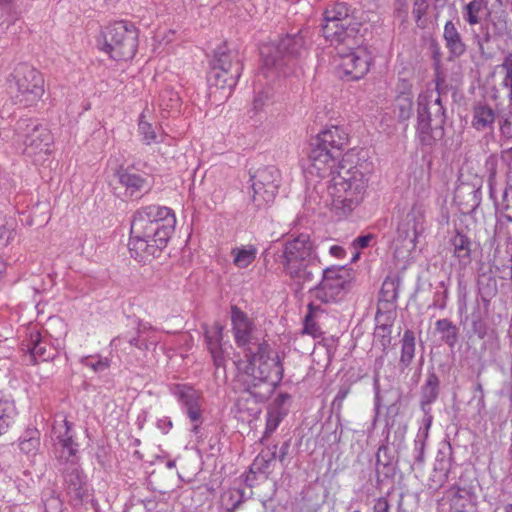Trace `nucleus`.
<instances>
[{
    "label": "nucleus",
    "instance_id": "34",
    "mask_svg": "<svg viewBox=\"0 0 512 512\" xmlns=\"http://www.w3.org/2000/svg\"><path fill=\"white\" fill-rule=\"evenodd\" d=\"M323 310L320 306H316L313 303L308 305V313L305 316L304 321V332L317 337L321 334L320 327L318 324L319 318L323 314Z\"/></svg>",
    "mask_w": 512,
    "mask_h": 512
},
{
    "label": "nucleus",
    "instance_id": "40",
    "mask_svg": "<svg viewBox=\"0 0 512 512\" xmlns=\"http://www.w3.org/2000/svg\"><path fill=\"white\" fill-rule=\"evenodd\" d=\"M159 106L163 110L178 111L180 107V97L173 89H164L159 96Z\"/></svg>",
    "mask_w": 512,
    "mask_h": 512
},
{
    "label": "nucleus",
    "instance_id": "36",
    "mask_svg": "<svg viewBox=\"0 0 512 512\" xmlns=\"http://www.w3.org/2000/svg\"><path fill=\"white\" fill-rule=\"evenodd\" d=\"M71 425L67 420L63 421V424L60 425L59 428L54 427V434L56 435L59 443L63 447V449H67L68 459L71 456L75 455L76 449L74 448V441L72 436L70 435Z\"/></svg>",
    "mask_w": 512,
    "mask_h": 512
},
{
    "label": "nucleus",
    "instance_id": "11",
    "mask_svg": "<svg viewBox=\"0 0 512 512\" xmlns=\"http://www.w3.org/2000/svg\"><path fill=\"white\" fill-rule=\"evenodd\" d=\"M16 131L22 138L24 150L28 156L49 153L53 137L46 126L30 119H20Z\"/></svg>",
    "mask_w": 512,
    "mask_h": 512
},
{
    "label": "nucleus",
    "instance_id": "55",
    "mask_svg": "<svg viewBox=\"0 0 512 512\" xmlns=\"http://www.w3.org/2000/svg\"><path fill=\"white\" fill-rule=\"evenodd\" d=\"M290 399H291V396L288 393H280L274 399V401L270 407V410H272L274 412H279V411L287 412L288 411L287 404L289 403Z\"/></svg>",
    "mask_w": 512,
    "mask_h": 512
},
{
    "label": "nucleus",
    "instance_id": "23",
    "mask_svg": "<svg viewBox=\"0 0 512 512\" xmlns=\"http://www.w3.org/2000/svg\"><path fill=\"white\" fill-rule=\"evenodd\" d=\"M210 68H225L231 72L242 71L243 64L237 51L229 49L226 44L217 47L214 50L212 59L209 62Z\"/></svg>",
    "mask_w": 512,
    "mask_h": 512
},
{
    "label": "nucleus",
    "instance_id": "27",
    "mask_svg": "<svg viewBox=\"0 0 512 512\" xmlns=\"http://www.w3.org/2000/svg\"><path fill=\"white\" fill-rule=\"evenodd\" d=\"M443 38L450 58L461 57L466 52V44L455 24L450 20L445 23Z\"/></svg>",
    "mask_w": 512,
    "mask_h": 512
},
{
    "label": "nucleus",
    "instance_id": "48",
    "mask_svg": "<svg viewBox=\"0 0 512 512\" xmlns=\"http://www.w3.org/2000/svg\"><path fill=\"white\" fill-rule=\"evenodd\" d=\"M144 117V114H141L138 129L139 133L143 136L144 143L150 145L152 142L156 141L157 135L152 124L145 121Z\"/></svg>",
    "mask_w": 512,
    "mask_h": 512
},
{
    "label": "nucleus",
    "instance_id": "21",
    "mask_svg": "<svg viewBox=\"0 0 512 512\" xmlns=\"http://www.w3.org/2000/svg\"><path fill=\"white\" fill-rule=\"evenodd\" d=\"M25 346L34 363L53 360L58 354L57 349L46 338L42 337L39 331H31Z\"/></svg>",
    "mask_w": 512,
    "mask_h": 512
},
{
    "label": "nucleus",
    "instance_id": "39",
    "mask_svg": "<svg viewBox=\"0 0 512 512\" xmlns=\"http://www.w3.org/2000/svg\"><path fill=\"white\" fill-rule=\"evenodd\" d=\"M324 138L328 139L332 142V148H335L338 152L344 148L347 144L348 138L347 134L344 133L339 127L332 126L324 131H322Z\"/></svg>",
    "mask_w": 512,
    "mask_h": 512
},
{
    "label": "nucleus",
    "instance_id": "32",
    "mask_svg": "<svg viewBox=\"0 0 512 512\" xmlns=\"http://www.w3.org/2000/svg\"><path fill=\"white\" fill-rule=\"evenodd\" d=\"M440 380L434 371H429L425 384L421 387V408L436 401L439 395Z\"/></svg>",
    "mask_w": 512,
    "mask_h": 512
},
{
    "label": "nucleus",
    "instance_id": "41",
    "mask_svg": "<svg viewBox=\"0 0 512 512\" xmlns=\"http://www.w3.org/2000/svg\"><path fill=\"white\" fill-rule=\"evenodd\" d=\"M395 108L398 111L399 121L410 119L413 112V101L409 94H401L396 99Z\"/></svg>",
    "mask_w": 512,
    "mask_h": 512
},
{
    "label": "nucleus",
    "instance_id": "63",
    "mask_svg": "<svg viewBox=\"0 0 512 512\" xmlns=\"http://www.w3.org/2000/svg\"><path fill=\"white\" fill-rule=\"evenodd\" d=\"M210 353L216 369L223 368L225 370V358L222 348L211 350Z\"/></svg>",
    "mask_w": 512,
    "mask_h": 512
},
{
    "label": "nucleus",
    "instance_id": "43",
    "mask_svg": "<svg viewBox=\"0 0 512 512\" xmlns=\"http://www.w3.org/2000/svg\"><path fill=\"white\" fill-rule=\"evenodd\" d=\"M425 446V435H416V438L413 442V447L411 448V453L409 455V462L411 465H421L424 462Z\"/></svg>",
    "mask_w": 512,
    "mask_h": 512
},
{
    "label": "nucleus",
    "instance_id": "49",
    "mask_svg": "<svg viewBox=\"0 0 512 512\" xmlns=\"http://www.w3.org/2000/svg\"><path fill=\"white\" fill-rule=\"evenodd\" d=\"M452 460L451 458H445L444 456L441 458H437L434 466V471L436 473H441L439 476V481L441 484L448 479L449 473L452 470Z\"/></svg>",
    "mask_w": 512,
    "mask_h": 512
},
{
    "label": "nucleus",
    "instance_id": "52",
    "mask_svg": "<svg viewBox=\"0 0 512 512\" xmlns=\"http://www.w3.org/2000/svg\"><path fill=\"white\" fill-rule=\"evenodd\" d=\"M243 494L240 490H235L229 492L227 495L223 496V501L227 507L228 511H235L242 502Z\"/></svg>",
    "mask_w": 512,
    "mask_h": 512
},
{
    "label": "nucleus",
    "instance_id": "22",
    "mask_svg": "<svg viewBox=\"0 0 512 512\" xmlns=\"http://www.w3.org/2000/svg\"><path fill=\"white\" fill-rule=\"evenodd\" d=\"M400 282L399 278L387 277L382 283L376 311L379 317L389 309L395 313V302L398 299Z\"/></svg>",
    "mask_w": 512,
    "mask_h": 512
},
{
    "label": "nucleus",
    "instance_id": "24",
    "mask_svg": "<svg viewBox=\"0 0 512 512\" xmlns=\"http://www.w3.org/2000/svg\"><path fill=\"white\" fill-rule=\"evenodd\" d=\"M114 176L118 183L125 188L126 196L138 197L139 193L148 188L147 178L131 172L129 169L120 168L115 172Z\"/></svg>",
    "mask_w": 512,
    "mask_h": 512
},
{
    "label": "nucleus",
    "instance_id": "58",
    "mask_svg": "<svg viewBox=\"0 0 512 512\" xmlns=\"http://www.w3.org/2000/svg\"><path fill=\"white\" fill-rule=\"evenodd\" d=\"M435 88L439 96L448 92V84L445 80V76L438 68L435 71Z\"/></svg>",
    "mask_w": 512,
    "mask_h": 512
},
{
    "label": "nucleus",
    "instance_id": "42",
    "mask_svg": "<svg viewBox=\"0 0 512 512\" xmlns=\"http://www.w3.org/2000/svg\"><path fill=\"white\" fill-rule=\"evenodd\" d=\"M234 264L239 268L248 267L256 258V249L253 246L249 248L233 249Z\"/></svg>",
    "mask_w": 512,
    "mask_h": 512
},
{
    "label": "nucleus",
    "instance_id": "61",
    "mask_svg": "<svg viewBox=\"0 0 512 512\" xmlns=\"http://www.w3.org/2000/svg\"><path fill=\"white\" fill-rule=\"evenodd\" d=\"M497 271L501 273L500 278L503 280H512V254L509 255L507 263L496 267Z\"/></svg>",
    "mask_w": 512,
    "mask_h": 512
},
{
    "label": "nucleus",
    "instance_id": "14",
    "mask_svg": "<svg viewBox=\"0 0 512 512\" xmlns=\"http://www.w3.org/2000/svg\"><path fill=\"white\" fill-rule=\"evenodd\" d=\"M62 458L63 455L60 456L59 462L64 466L62 474L67 495L74 506L81 505L84 499L88 497V489L83 473L74 459L66 458L62 462Z\"/></svg>",
    "mask_w": 512,
    "mask_h": 512
},
{
    "label": "nucleus",
    "instance_id": "31",
    "mask_svg": "<svg viewBox=\"0 0 512 512\" xmlns=\"http://www.w3.org/2000/svg\"><path fill=\"white\" fill-rule=\"evenodd\" d=\"M435 332L448 347L454 348L459 340V328L449 319H439L435 323Z\"/></svg>",
    "mask_w": 512,
    "mask_h": 512
},
{
    "label": "nucleus",
    "instance_id": "47",
    "mask_svg": "<svg viewBox=\"0 0 512 512\" xmlns=\"http://www.w3.org/2000/svg\"><path fill=\"white\" fill-rule=\"evenodd\" d=\"M81 363L94 372H102L110 367V361L108 358L100 356H88L81 359Z\"/></svg>",
    "mask_w": 512,
    "mask_h": 512
},
{
    "label": "nucleus",
    "instance_id": "13",
    "mask_svg": "<svg viewBox=\"0 0 512 512\" xmlns=\"http://www.w3.org/2000/svg\"><path fill=\"white\" fill-rule=\"evenodd\" d=\"M441 114L437 107L432 114L425 107L417 108L416 138L421 146L431 148L443 139L446 117Z\"/></svg>",
    "mask_w": 512,
    "mask_h": 512
},
{
    "label": "nucleus",
    "instance_id": "10",
    "mask_svg": "<svg viewBox=\"0 0 512 512\" xmlns=\"http://www.w3.org/2000/svg\"><path fill=\"white\" fill-rule=\"evenodd\" d=\"M426 209L421 203H414L399 221L394 242L407 251L416 247L417 238L425 230Z\"/></svg>",
    "mask_w": 512,
    "mask_h": 512
},
{
    "label": "nucleus",
    "instance_id": "20",
    "mask_svg": "<svg viewBox=\"0 0 512 512\" xmlns=\"http://www.w3.org/2000/svg\"><path fill=\"white\" fill-rule=\"evenodd\" d=\"M172 394L185 407L189 419L194 423H201L202 414L199 404L198 392L190 386L177 384L171 388Z\"/></svg>",
    "mask_w": 512,
    "mask_h": 512
},
{
    "label": "nucleus",
    "instance_id": "53",
    "mask_svg": "<svg viewBox=\"0 0 512 512\" xmlns=\"http://www.w3.org/2000/svg\"><path fill=\"white\" fill-rule=\"evenodd\" d=\"M425 107L426 110L430 112V114L433 113L434 107L439 108L440 113L443 117H446V111L445 108L442 105L441 96L438 95V97L433 102H428L426 97H419L417 101V108Z\"/></svg>",
    "mask_w": 512,
    "mask_h": 512
},
{
    "label": "nucleus",
    "instance_id": "19",
    "mask_svg": "<svg viewBox=\"0 0 512 512\" xmlns=\"http://www.w3.org/2000/svg\"><path fill=\"white\" fill-rule=\"evenodd\" d=\"M449 249L458 268L465 270L472 263L473 242L463 230L456 229L448 240Z\"/></svg>",
    "mask_w": 512,
    "mask_h": 512
},
{
    "label": "nucleus",
    "instance_id": "8",
    "mask_svg": "<svg viewBox=\"0 0 512 512\" xmlns=\"http://www.w3.org/2000/svg\"><path fill=\"white\" fill-rule=\"evenodd\" d=\"M101 49L116 60L133 58L138 47V30L134 24L127 21H117L105 27L102 32Z\"/></svg>",
    "mask_w": 512,
    "mask_h": 512
},
{
    "label": "nucleus",
    "instance_id": "2",
    "mask_svg": "<svg viewBox=\"0 0 512 512\" xmlns=\"http://www.w3.org/2000/svg\"><path fill=\"white\" fill-rule=\"evenodd\" d=\"M246 363L239 362L234 387L247 392L258 400H266L282 380L283 367L277 353L264 342L260 349L245 352Z\"/></svg>",
    "mask_w": 512,
    "mask_h": 512
},
{
    "label": "nucleus",
    "instance_id": "4",
    "mask_svg": "<svg viewBox=\"0 0 512 512\" xmlns=\"http://www.w3.org/2000/svg\"><path fill=\"white\" fill-rule=\"evenodd\" d=\"M280 263L286 275L301 288L314 284L321 272L315 245L306 233L285 242Z\"/></svg>",
    "mask_w": 512,
    "mask_h": 512
},
{
    "label": "nucleus",
    "instance_id": "3",
    "mask_svg": "<svg viewBox=\"0 0 512 512\" xmlns=\"http://www.w3.org/2000/svg\"><path fill=\"white\" fill-rule=\"evenodd\" d=\"M367 164H353L343 158L332 177V210L340 218L348 216L363 200L367 187Z\"/></svg>",
    "mask_w": 512,
    "mask_h": 512
},
{
    "label": "nucleus",
    "instance_id": "38",
    "mask_svg": "<svg viewBox=\"0 0 512 512\" xmlns=\"http://www.w3.org/2000/svg\"><path fill=\"white\" fill-rule=\"evenodd\" d=\"M276 449L277 447L274 446L273 450H263L254 460L251 470L256 469L260 473H269L271 463L276 459Z\"/></svg>",
    "mask_w": 512,
    "mask_h": 512
},
{
    "label": "nucleus",
    "instance_id": "15",
    "mask_svg": "<svg viewBox=\"0 0 512 512\" xmlns=\"http://www.w3.org/2000/svg\"><path fill=\"white\" fill-rule=\"evenodd\" d=\"M242 71L231 72L225 68H210L207 76L209 97L223 101L230 97Z\"/></svg>",
    "mask_w": 512,
    "mask_h": 512
},
{
    "label": "nucleus",
    "instance_id": "62",
    "mask_svg": "<svg viewBox=\"0 0 512 512\" xmlns=\"http://www.w3.org/2000/svg\"><path fill=\"white\" fill-rule=\"evenodd\" d=\"M486 167L489 170V176H488V184L490 187V193H493V186L496 181V161L493 158H490L486 162Z\"/></svg>",
    "mask_w": 512,
    "mask_h": 512
},
{
    "label": "nucleus",
    "instance_id": "9",
    "mask_svg": "<svg viewBox=\"0 0 512 512\" xmlns=\"http://www.w3.org/2000/svg\"><path fill=\"white\" fill-rule=\"evenodd\" d=\"M322 279L310 288L312 295L322 303L336 301L350 285V274L343 266L321 268Z\"/></svg>",
    "mask_w": 512,
    "mask_h": 512
},
{
    "label": "nucleus",
    "instance_id": "30",
    "mask_svg": "<svg viewBox=\"0 0 512 512\" xmlns=\"http://www.w3.org/2000/svg\"><path fill=\"white\" fill-rule=\"evenodd\" d=\"M147 327L142 322L137 323L136 335H129L126 333L123 337H116L112 340L111 344L117 346L121 339L126 340L131 346L139 350H149L151 346H155L156 342H151L144 335L146 334Z\"/></svg>",
    "mask_w": 512,
    "mask_h": 512
},
{
    "label": "nucleus",
    "instance_id": "51",
    "mask_svg": "<svg viewBox=\"0 0 512 512\" xmlns=\"http://www.w3.org/2000/svg\"><path fill=\"white\" fill-rule=\"evenodd\" d=\"M286 415V411L274 412L269 409L267 413L266 431L265 434L272 433L280 424L283 417Z\"/></svg>",
    "mask_w": 512,
    "mask_h": 512
},
{
    "label": "nucleus",
    "instance_id": "59",
    "mask_svg": "<svg viewBox=\"0 0 512 512\" xmlns=\"http://www.w3.org/2000/svg\"><path fill=\"white\" fill-rule=\"evenodd\" d=\"M43 502L47 512H60L62 502L58 496L51 495L49 498L44 499Z\"/></svg>",
    "mask_w": 512,
    "mask_h": 512
},
{
    "label": "nucleus",
    "instance_id": "5",
    "mask_svg": "<svg viewBox=\"0 0 512 512\" xmlns=\"http://www.w3.org/2000/svg\"><path fill=\"white\" fill-rule=\"evenodd\" d=\"M305 38L304 32L299 31L287 34L277 43L263 45L260 53L264 68L276 76L294 74L299 60L307 53Z\"/></svg>",
    "mask_w": 512,
    "mask_h": 512
},
{
    "label": "nucleus",
    "instance_id": "1",
    "mask_svg": "<svg viewBox=\"0 0 512 512\" xmlns=\"http://www.w3.org/2000/svg\"><path fill=\"white\" fill-rule=\"evenodd\" d=\"M175 224V214L168 207L149 205L137 210L128 243L131 257L143 263L159 257L174 232Z\"/></svg>",
    "mask_w": 512,
    "mask_h": 512
},
{
    "label": "nucleus",
    "instance_id": "37",
    "mask_svg": "<svg viewBox=\"0 0 512 512\" xmlns=\"http://www.w3.org/2000/svg\"><path fill=\"white\" fill-rule=\"evenodd\" d=\"M16 221L0 213V247H6L15 235Z\"/></svg>",
    "mask_w": 512,
    "mask_h": 512
},
{
    "label": "nucleus",
    "instance_id": "35",
    "mask_svg": "<svg viewBox=\"0 0 512 512\" xmlns=\"http://www.w3.org/2000/svg\"><path fill=\"white\" fill-rule=\"evenodd\" d=\"M484 9H487L486 0H471L463 7V18L471 26L479 24Z\"/></svg>",
    "mask_w": 512,
    "mask_h": 512
},
{
    "label": "nucleus",
    "instance_id": "33",
    "mask_svg": "<svg viewBox=\"0 0 512 512\" xmlns=\"http://www.w3.org/2000/svg\"><path fill=\"white\" fill-rule=\"evenodd\" d=\"M477 285L484 307L487 308L490 305L491 299L498 293L497 280L493 275L483 273L478 278Z\"/></svg>",
    "mask_w": 512,
    "mask_h": 512
},
{
    "label": "nucleus",
    "instance_id": "6",
    "mask_svg": "<svg viewBox=\"0 0 512 512\" xmlns=\"http://www.w3.org/2000/svg\"><path fill=\"white\" fill-rule=\"evenodd\" d=\"M360 26L346 3H336L324 12L322 32L332 44L346 45L350 49L360 46Z\"/></svg>",
    "mask_w": 512,
    "mask_h": 512
},
{
    "label": "nucleus",
    "instance_id": "18",
    "mask_svg": "<svg viewBox=\"0 0 512 512\" xmlns=\"http://www.w3.org/2000/svg\"><path fill=\"white\" fill-rule=\"evenodd\" d=\"M341 155L335 148H332V142L324 138L320 132L311 142V150L309 152V161L311 167L314 168L318 174L325 173L327 168H332L331 163H334Z\"/></svg>",
    "mask_w": 512,
    "mask_h": 512
},
{
    "label": "nucleus",
    "instance_id": "17",
    "mask_svg": "<svg viewBox=\"0 0 512 512\" xmlns=\"http://www.w3.org/2000/svg\"><path fill=\"white\" fill-rule=\"evenodd\" d=\"M338 55L342 58L340 70L348 80H359L369 71V60L362 51H355L359 46L350 49L346 45L334 44Z\"/></svg>",
    "mask_w": 512,
    "mask_h": 512
},
{
    "label": "nucleus",
    "instance_id": "28",
    "mask_svg": "<svg viewBox=\"0 0 512 512\" xmlns=\"http://www.w3.org/2000/svg\"><path fill=\"white\" fill-rule=\"evenodd\" d=\"M415 334L412 330L407 329L400 340L401 354L398 362V367L401 372H404L412 363L415 356Z\"/></svg>",
    "mask_w": 512,
    "mask_h": 512
},
{
    "label": "nucleus",
    "instance_id": "46",
    "mask_svg": "<svg viewBox=\"0 0 512 512\" xmlns=\"http://www.w3.org/2000/svg\"><path fill=\"white\" fill-rule=\"evenodd\" d=\"M351 391V384H343L339 387L338 392L332 401L331 410L335 413L336 417L339 419L341 416V410L343 407V402L345 398Z\"/></svg>",
    "mask_w": 512,
    "mask_h": 512
},
{
    "label": "nucleus",
    "instance_id": "45",
    "mask_svg": "<svg viewBox=\"0 0 512 512\" xmlns=\"http://www.w3.org/2000/svg\"><path fill=\"white\" fill-rule=\"evenodd\" d=\"M223 327L215 323L210 329L205 331V339L209 351L221 348Z\"/></svg>",
    "mask_w": 512,
    "mask_h": 512
},
{
    "label": "nucleus",
    "instance_id": "16",
    "mask_svg": "<svg viewBox=\"0 0 512 512\" xmlns=\"http://www.w3.org/2000/svg\"><path fill=\"white\" fill-rule=\"evenodd\" d=\"M231 320L235 342L244 352L250 349H260L263 343L254 335V324L248 316L237 306L231 307Z\"/></svg>",
    "mask_w": 512,
    "mask_h": 512
},
{
    "label": "nucleus",
    "instance_id": "7",
    "mask_svg": "<svg viewBox=\"0 0 512 512\" xmlns=\"http://www.w3.org/2000/svg\"><path fill=\"white\" fill-rule=\"evenodd\" d=\"M44 77L27 63L18 64L9 79V90L16 104L24 107L36 105L45 93Z\"/></svg>",
    "mask_w": 512,
    "mask_h": 512
},
{
    "label": "nucleus",
    "instance_id": "57",
    "mask_svg": "<svg viewBox=\"0 0 512 512\" xmlns=\"http://www.w3.org/2000/svg\"><path fill=\"white\" fill-rule=\"evenodd\" d=\"M429 4L427 0H415L413 5V15L417 23L420 22L422 17L427 13Z\"/></svg>",
    "mask_w": 512,
    "mask_h": 512
},
{
    "label": "nucleus",
    "instance_id": "50",
    "mask_svg": "<svg viewBox=\"0 0 512 512\" xmlns=\"http://www.w3.org/2000/svg\"><path fill=\"white\" fill-rule=\"evenodd\" d=\"M392 459L393 456L390 453V449L385 445H381L376 453V473L379 475L380 466L383 468H389L391 466Z\"/></svg>",
    "mask_w": 512,
    "mask_h": 512
},
{
    "label": "nucleus",
    "instance_id": "56",
    "mask_svg": "<svg viewBox=\"0 0 512 512\" xmlns=\"http://www.w3.org/2000/svg\"><path fill=\"white\" fill-rule=\"evenodd\" d=\"M482 34H474L473 41L478 46L481 53L484 52V44L491 41V34L488 26H481Z\"/></svg>",
    "mask_w": 512,
    "mask_h": 512
},
{
    "label": "nucleus",
    "instance_id": "44",
    "mask_svg": "<svg viewBox=\"0 0 512 512\" xmlns=\"http://www.w3.org/2000/svg\"><path fill=\"white\" fill-rule=\"evenodd\" d=\"M500 67L504 73L502 86L508 91V98L512 100V52L505 55Z\"/></svg>",
    "mask_w": 512,
    "mask_h": 512
},
{
    "label": "nucleus",
    "instance_id": "12",
    "mask_svg": "<svg viewBox=\"0 0 512 512\" xmlns=\"http://www.w3.org/2000/svg\"><path fill=\"white\" fill-rule=\"evenodd\" d=\"M253 196L256 209H263L272 203L280 185V172L274 166L258 169L251 175Z\"/></svg>",
    "mask_w": 512,
    "mask_h": 512
},
{
    "label": "nucleus",
    "instance_id": "25",
    "mask_svg": "<svg viewBox=\"0 0 512 512\" xmlns=\"http://www.w3.org/2000/svg\"><path fill=\"white\" fill-rule=\"evenodd\" d=\"M241 391L243 394L237 399L234 405V414L239 421L250 423L260 413L258 403L263 400H258L253 397V395L243 390Z\"/></svg>",
    "mask_w": 512,
    "mask_h": 512
},
{
    "label": "nucleus",
    "instance_id": "60",
    "mask_svg": "<svg viewBox=\"0 0 512 512\" xmlns=\"http://www.w3.org/2000/svg\"><path fill=\"white\" fill-rule=\"evenodd\" d=\"M503 205L505 210L512 208V177L507 175V185L503 193Z\"/></svg>",
    "mask_w": 512,
    "mask_h": 512
},
{
    "label": "nucleus",
    "instance_id": "29",
    "mask_svg": "<svg viewBox=\"0 0 512 512\" xmlns=\"http://www.w3.org/2000/svg\"><path fill=\"white\" fill-rule=\"evenodd\" d=\"M496 119L494 109L486 103H478L473 108L472 125L477 130L491 128Z\"/></svg>",
    "mask_w": 512,
    "mask_h": 512
},
{
    "label": "nucleus",
    "instance_id": "64",
    "mask_svg": "<svg viewBox=\"0 0 512 512\" xmlns=\"http://www.w3.org/2000/svg\"><path fill=\"white\" fill-rule=\"evenodd\" d=\"M38 441L35 438L24 439L20 441L19 447L25 453H30L36 450Z\"/></svg>",
    "mask_w": 512,
    "mask_h": 512
},
{
    "label": "nucleus",
    "instance_id": "54",
    "mask_svg": "<svg viewBox=\"0 0 512 512\" xmlns=\"http://www.w3.org/2000/svg\"><path fill=\"white\" fill-rule=\"evenodd\" d=\"M15 414V407L12 402L0 398V417L11 425Z\"/></svg>",
    "mask_w": 512,
    "mask_h": 512
},
{
    "label": "nucleus",
    "instance_id": "26",
    "mask_svg": "<svg viewBox=\"0 0 512 512\" xmlns=\"http://www.w3.org/2000/svg\"><path fill=\"white\" fill-rule=\"evenodd\" d=\"M395 319V313L389 309L382 313L379 317L378 312L375 314L376 327L374 329V336L382 346V350L386 353L388 347L391 345V328Z\"/></svg>",
    "mask_w": 512,
    "mask_h": 512
}]
</instances>
